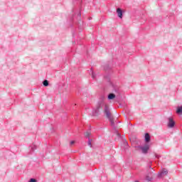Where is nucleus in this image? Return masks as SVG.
<instances>
[{"mask_svg":"<svg viewBox=\"0 0 182 182\" xmlns=\"http://www.w3.org/2000/svg\"><path fill=\"white\" fill-rule=\"evenodd\" d=\"M104 70H110L112 69V62L109 61L103 66Z\"/></svg>","mask_w":182,"mask_h":182,"instance_id":"obj_10","label":"nucleus"},{"mask_svg":"<svg viewBox=\"0 0 182 182\" xmlns=\"http://www.w3.org/2000/svg\"><path fill=\"white\" fill-rule=\"evenodd\" d=\"M31 151H35L36 150L37 147L36 145L33 144L32 146H30Z\"/></svg>","mask_w":182,"mask_h":182,"instance_id":"obj_19","label":"nucleus"},{"mask_svg":"<svg viewBox=\"0 0 182 182\" xmlns=\"http://www.w3.org/2000/svg\"><path fill=\"white\" fill-rule=\"evenodd\" d=\"M104 114H105L107 119H110L112 117V113L110 112V109H109V107H107V105L105 106Z\"/></svg>","mask_w":182,"mask_h":182,"instance_id":"obj_5","label":"nucleus"},{"mask_svg":"<svg viewBox=\"0 0 182 182\" xmlns=\"http://www.w3.org/2000/svg\"><path fill=\"white\" fill-rule=\"evenodd\" d=\"M108 120L110 122L111 126H112L113 129H115L116 124H114V120L113 119V117L108 119Z\"/></svg>","mask_w":182,"mask_h":182,"instance_id":"obj_15","label":"nucleus"},{"mask_svg":"<svg viewBox=\"0 0 182 182\" xmlns=\"http://www.w3.org/2000/svg\"><path fill=\"white\" fill-rule=\"evenodd\" d=\"M28 182H38V180L35 178H31Z\"/></svg>","mask_w":182,"mask_h":182,"instance_id":"obj_22","label":"nucleus"},{"mask_svg":"<svg viewBox=\"0 0 182 182\" xmlns=\"http://www.w3.org/2000/svg\"><path fill=\"white\" fill-rule=\"evenodd\" d=\"M176 113L177 114H182V105L177 107Z\"/></svg>","mask_w":182,"mask_h":182,"instance_id":"obj_14","label":"nucleus"},{"mask_svg":"<svg viewBox=\"0 0 182 182\" xmlns=\"http://www.w3.org/2000/svg\"><path fill=\"white\" fill-rule=\"evenodd\" d=\"M163 176H164V175L163 174V173L161 172V171L158 173V177H159V178H161V177H163Z\"/></svg>","mask_w":182,"mask_h":182,"instance_id":"obj_23","label":"nucleus"},{"mask_svg":"<svg viewBox=\"0 0 182 182\" xmlns=\"http://www.w3.org/2000/svg\"><path fill=\"white\" fill-rule=\"evenodd\" d=\"M150 141H151V136L149 133L146 132L144 134V142L146 143V144H149Z\"/></svg>","mask_w":182,"mask_h":182,"instance_id":"obj_8","label":"nucleus"},{"mask_svg":"<svg viewBox=\"0 0 182 182\" xmlns=\"http://www.w3.org/2000/svg\"><path fill=\"white\" fill-rule=\"evenodd\" d=\"M117 136L119 139H123V136H122V134H120V132H117Z\"/></svg>","mask_w":182,"mask_h":182,"instance_id":"obj_24","label":"nucleus"},{"mask_svg":"<svg viewBox=\"0 0 182 182\" xmlns=\"http://www.w3.org/2000/svg\"><path fill=\"white\" fill-rule=\"evenodd\" d=\"M161 171L164 176H167V174H168V171L166 170V168L162 169Z\"/></svg>","mask_w":182,"mask_h":182,"instance_id":"obj_18","label":"nucleus"},{"mask_svg":"<svg viewBox=\"0 0 182 182\" xmlns=\"http://www.w3.org/2000/svg\"><path fill=\"white\" fill-rule=\"evenodd\" d=\"M75 2H77V4L79 5V6H81L83 1L82 0H73V4H75Z\"/></svg>","mask_w":182,"mask_h":182,"instance_id":"obj_17","label":"nucleus"},{"mask_svg":"<svg viewBox=\"0 0 182 182\" xmlns=\"http://www.w3.org/2000/svg\"><path fill=\"white\" fill-rule=\"evenodd\" d=\"M114 130V133L115 134H117V133H119V130L116 128L115 127V129H113Z\"/></svg>","mask_w":182,"mask_h":182,"instance_id":"obj_26","label":"nucleus"},{"mask_svg":"<svg viewBox=\"0 0 182 182\" xmlns=\"http://www.w3.org/2000/svg\"><path fill=\"white\" fill-rule=\"evenodd\" d=\"M134 182H139V181H135Z\"/></svg>","mask_w":182,"mask_h":182,"instance_id":"obj_33","label":"nucleus"},{"mask_svg":"<svg viewBox=\"0 0 182 182\" xmlns=\"http://www.w3.org/2000/svg\"><path fill=\"white\" fill-rule=\"evenodd\" d=\"M87 144H88V146H90V147H93V145H92V139L88 138Z\"/></svg>","mask_w":182,"mask_h":182,"instance_id":"obj_20","label":"nucleus"},{"mask_svg":"<svg viewBox=\"0 0 182 182\" xmlns=\"http://www.w3.org/2000/svg\"><path fill=\"white\" fill-rule=\"evenodd\" d=\"M119 107H123V104L119 103Z\"/></svg>","mask_w":182,"mask_h":182,"instance_id":"obj_30","label":"nucleus"},{"mask_svg":"<svg viewBox=\"0 0 182 182\" xmlns=\"http://www.w3.org/2000/svg\"><path fill=\"white\" fill-rule=\"evenodd\" d=\"M110 86L112 87V92H114L117 96H120V95H122V90L120 89V86L114 84L113 82H111Z\"/></svg>","mask_w":182,"mask_h":182,"instance_id":"obj_2","label":"nucleus"},{"mask_svg":"<svg viewBox=\"0 0 182 182\" xmlns=\"http://www.w3.org/2000/svg\"><path fill=\"white\" fill-rule=\"evenodd\" d=\"M108 100H114L116 99V94L114 93H109L107 95Z\"/></svg>","mask_w":182,"mask_h":182,"instance_id":"obj_12","label":"nucleus"},{"mask_svg":"<svg viewBox=\"0 0 182 182\" xmlns=\"http://www.w3.org/2000/svg\"><path fill=\"white\" fill-rule=\"evenodd\" d=\"M92 79H95L96 77V74H95L93 72H92Z\"/></svg>","mask_w":182,"mask_h":182,"instance_id":"obj_25","label":"nucleus"},{"mask_svg":"<svg viewBox=\"0 0 182 182\" xmlns=\"http://www.w3.org/2000/svg\"><path fill=\"white\" fill-rule=\"evenodd\" d=\"M155 157L156 159H159V155H157V154H155Z\"/></svg>","mask_w":182,"mask_h":182,"instance_id":"obj_29","label":"nucleus"},{"mask_svg":"<svg viewBox=\"0 0 182 182\" xmlns=\"http://www.w3.org/2000/svg\"><path fill=\"white\" fill-rule=\"evenodd\" d=\"M70 144H75V141H70Z\"/></svg>","mask_w":182,"mask_h":182,"instance_id":"obj_28","label":"nucleus"},{"mask_svg":"<svg viewBox=\"0 0 182 182\" xmlns=\"http://www.w3.org/2000/svg\"><path fill=\"white\" fill-rule=\"evenodd\" d=\"M149 168H151V165L148 166Z\"/></svg>","mask_w":182,"mask_h":182,"instance_id":"obj_31","label":"nucleus"},{"mask_svg":"<svg viewBox=\"0 0 182 182\" xmlns=\"http://www.w3.org/2000/svg\"><path fill=\"white\" fill-rule=\"evenodd\" d=\"M123 14H124V11H123V9L120 8L117 9V15L119 19H123Z\"/></svg>","mask_w":182,"mask_h":182,"instance_id":"obj_9","label":"nucleus"},{"mask_svg":"<svg viewBox=\"0 0 182 182\" xmlns=\"http://www.w3.org/2000/svg\"><path fill=\"white\" fill-rule=\"evenodd\" d=\"M125 143H126L127 144H128V143H127V140H125Z\"/></svg>","mask_w":182,"mask_h":182,"instance_id":"obj_32","label":"nucleus"},{"mask_svg":"<svg viewBox=\"0 0 182 182\" xmlns=\"http://www.w3.org/2000/svg\"><path fill=\"white\" fill-rule=\"evenodd\" d=\"M174 126H176V121H174V119H173V118L169 117L168 119V127L169 129H173V128H174Z\"/></svg>","mask_w":182,"mask_h":182,"instance_id":"obj_6","label":"nucleus"},{"mask_svg":"<svg viewBox=\"0 0 182 182\" xmlns=\"http://www.w3.org/2000/svg\"><path fill=\"white\" fill-rule=\"evenodd\" d=\"M105 106V96L102 95L97 103V109H102Z\"/></svg>","mask_w":182,"mask_h":182,"instance_id":"obj_4","label":"nucleus"},{"mask_svg":"<svg viewBox=\"0 0 182 182\" xmlns=\"http://www.w3.org/2000/svg\"><path fill=\"white\" fill-rule=\"evenodd\" d=\"M104 79L107 80V82H108L109 85L112 83V80H110V74H106L105 75H104Z\"/></svg>","mask_w":182,"mask_h":182,"instance_id":"obj_13","label":"nucleus"},{"mask_svg":"<svg viewBox=\"0 0 182 182\" xmlns=\"http://www.w3.org/2000/svg\"><path fill=\"white\" fill-rule=\"evenodd\" d=\"M84 137H85V139H90V137H92V132H90V128L88 131L84 133Z\"/></svg>","mask_w":182,"mask_h":182,"instance_id":"obj_11","label":"nucleus"},{"mask_svg":"<svg viewBox=\"0 0 182 182\" xmlns=\"http://www.w3.org/2000/svg\"><path fill=\"white\" fill-rule=\"evenodd\" d=\"M99 114H100V109L95 107V108H93L92 110V116L96 117L99 116Z\"/></svg>","mask_w":182,"mask_h":182,"instance_id":"obj_7","label":"nucleus"},{"mask_svg":"<svg viewBox=\"0 0 182 182\" xmlns=\"http://www.w3.org/2000/svg\"><path fill=\"white\" fill-rule=\"evenodd\" d=\"M75 35H76V32L75 31H73V38H75Z\"/></svg>","mask_w":182,"mask_h":182,"instance_id":"obj_27","label":"nucleus"},{"mask_svg":"<svg viewBox=\"0 0 182 182\" xmlns=\"http://www.w3.org/2000/svg\"><path fill=\"white\" fill-rule=\"evenodd\" d=\"M145 180H146V181H151V180H153V178L150 177L149 176H146Z\"/></svg>","mask_w":182,"mask_h":182,"instance_id":"obj_21","label":"nucleus"},{"mask_svg":"<svg viewBox=\"0 0 182 182\" xmlns=\"http://www.w3.org/2000/svg\"><path fill=\"white\" fill-rule=\"evenodd\" d=\"M43 86L48 87V86H49V81L48 80H44L43 81Z\"/></svg>","mask_w":182,"mask_h":182,"instance_id":"obj_16","label":"nucleus"},{"mask_svg":"<svg viewBox=\"0 0 182 182\" xmlns=\"http://www.w3.org/2000/svg\"><path fill=\"white\" fill-rule=\"evenodd\" d=\"M81 9H73V16L70 18V27L73 28L76 26L80 32L82 31L85 29V23L82 21V11Z\"/></svg>","mask_w":182,"mask_h":182,"instance_id":"obj_1","label":"nucleus"},{"mask_svg":"<svg viewBox=\"0 0 182 182\" xmlns=\"http://www.w3.org/2000/svg\"><path fill=\"white\" fill-rule=\"evenodd\" d=\"M137 149H140L144 154H147L149 153V150H150V145L149 144H145L144 146L139 145Z\"/></svg>","mask_w":182,"mask_h":182,"instance_id":"obj_3","label":"nucleus"}]
</instances>
